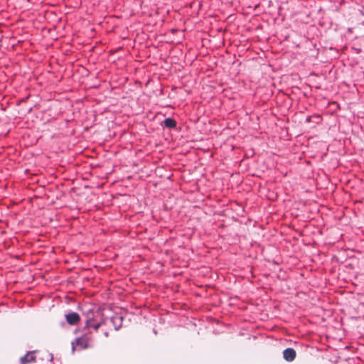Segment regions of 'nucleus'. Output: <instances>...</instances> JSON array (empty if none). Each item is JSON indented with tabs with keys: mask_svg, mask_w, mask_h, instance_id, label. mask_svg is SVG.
<instances>
[{
	"mask_svg": "<svg viewBox=\"0 0 364 364\" xmlns=\"http://www.w3.org/2000/svg\"><path fill=\"white\" fill-rule=\"evenodd\" d=\"M92 334V333L90 331H88L81 336L76 338L74 341L72 342L73 351L82 350L90 348Z\"/></svg>",
	"mask_w": 364,
	"mask_h": 364,
	"instance_id": "f03ea898",
	"label": "nucleus"
},
{
	"mask_svg": "<svg viewBox=\"0 0 364 364\" xmlns=\"http://www.w3.org/2000/svg\"><path fill=\"white\" fill-rule=\"evenodd\" d=\"M82 315L85 317L84 330L92 328L97 331L106 322L103 311L100 308L85 309Z\"/></svg>",
	"mask_w": 364,
	"mask_h": 364,
	"instance_id": "f257e3e1",
	"label": "nucleus"
},
{
	"mask_svg": "<svg viewBox=\"0 0 364 364\" xmlns=\"http://www.w3.org/2000/svg\"><path fill=\"white\" fill-rule=\"evenodd\" d=\"M104 336L105 338H107L109 336V332L108 331H105L104 332Z\"/></svg>",
	"mask_w": 364,
	"mask_h": 364,
	"instance_id": "0eeeda50",
	"label": "nucleus"
},
{
	"mask_svg": "<svg viewBox=\"0 0 364 364\" xmlns=\"http://www.w3.org/2000/svg\"><path fill=\"white\" fill-rule=\"evenodd\" d=\"M164 125L168 128H174L176 127V122L171 118H166L164 121Z\"/></svg>",
	"mask_w": 364,
	"mask_h": 364,
	"instance_id": "423d86ee",
	"label": "nucleus"
},
{
	"mask_svg": "<svg viewBox=\"0 0 364 364\" xmlns=\"http://www.w3.org/2000/svg\"><path fill=\"white\" fill-rule=\"evenodd\" d=\"M36 361L34 351L28 352L23 357L20 359V364H28Z\"/></svg>",
	"mask_w": 364,
	"mask_h": 364,
	"instance_id": "39448f33",
	"label": "nucleus"
},
{
	"mask_svg": "<svg viewBox=\"0 0 364 364\" xmlns=\"http://www.w3.org/2000/svg\"><path fill=\"white\" fill-rule=\"evenodd\" d=\"M65 320L69 325L75 326L80 321V316L76 312H70L65 316Z\"/></svg>",
	"mask_w": 364,
	"mask_h": 364,
	"instance_id": "7ed1b4c3",
	"label": "nucleus"
},
{
	"mask_svg": "<svg viewBox=\"0 0 364 364\" xmlns=\"http://www.w3.org/2000/svg\"><path fill=\"white\" fill-rule=\"evenodd\" d=\"M307 122H310V117L307 119Z\"/></svg>",
	"mask_w": 364,
	"mask_h": 364,
	"instance_id": "6e6552de",
	"label": "nucleus"
},
{
	"mask_svg": "<svg viewBox=\"0 0 364 364\" xmlns=\"http://www.w3.org/2000/svg\"><path fill=\"white\" fill-rule=\"evenodd\" d=\"M296 355V353L295 350L291 348H286L283 351V358L285 360H287L288 362L293 361L295 359Z\"/></svg>",
	"mask_w": 364,
	"mask_h": 364,
	"instance_id": "20e7f679",
	"label": "nucleus"
}]
</instances>
